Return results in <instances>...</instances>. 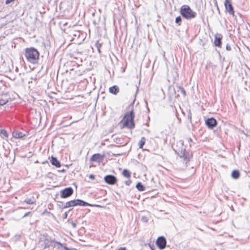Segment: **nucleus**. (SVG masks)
<instances>
[{
  "label": "nucleus",
  "mask_w": 250,
  "mask_h": 250,
  "mask_svg": "<svg viewBox=\"0 0 250 250\" xmlns=\"http://www.w3.org/2000/svg\"><path fill=\"white\" fill-rule=\"evenodd\" d=\"M15 0H6V1H5V3L6 4H8L10 3H11L12 2L14 1Z\"/></svg>",
  "instance_id": "obj_36"
},
{
  "label": "nucleus",
  "mask_w": 250,
  "mask_h": 250,
  "mask_svg": "<svg viewBox=\"0 0 250 250\" xmlns=\"http://www.w3.org/2000/svg\"><path fill=\"white\" fill-rule=\"evenodd\" d=\"M174 90L175 95H176V90H177V92H180L184 96H185L186 95V92L183 87H181L179 85H176V87L174 88Z\"/></svg>",
  "instance_id": "obj_18"
},
{
  "label": "nucleus",
  "mask_w": 250,
  "mask_h": 250,
  "mask_svg": "<svg viewBox=\"0 0 250 250\" xmlns=\"http://www.w3.org/2000/svg\"><path fill=\"white\" fill-rule=\"evenodd\" d=\"M141 220L144 222L146 223L148 221V219L146 216H143L141 218Z\"/></svg>",
  "instance_id": "obj_32"
},
{
  "label": "nucleus",
  "mask_w": 250,
  "mask_h": 250,
  "mask_svg": "<svg viewBox=\"0 0 250 250\" xmlns=\"http://www.w3.org/2000/svg\"><path fill=\"white\" fill-rule=\"evenodd\" d=\"M114 135L112 136V138H113V140L115 143L117 144L123 145L124 143V138L121 137H115L114 138Z\"/></svg>",
  "instance_id": "obj_20"
},
{
  "label": "nucleus",
  "mask_w": 250,
  "mask_h": 250,
  "mask_svg": "<svg viewBox=\"0 0 250 250\" xmlns=\"http://www.w3.org/2000/svg\"><path fill=\"white\" fill-rule=\"evenodd\" d=\"M104 158V155H101L100 153H95L92 155L90 159V162H95L100 164L103 162Z\"/></svg>",
  "instance_id": "obj_11"
},
{
  "label": "nucleus",
  "mask_w": 250,
  "mask_h": 250,
  "mask_svg": "<svg viewBox=\"0 0 250 250\" xmlns=\"http://www.w3.org/2000/svg\"><path fill=\"white\" fill-rule=\"evenodd\" d=\"M57 202H59V203H62V204H63V203L62 202H60V201H58Z\"/></svg>",
  "instance_id": "obj_48"
},
{
  "label": "nucleus",
  "mask_w": 250,
  "mask_h": 250,
  "mask_svg": "<svg viewBox=\"0 0 250 250\" xmlns=\"http://www.w3.org/2000/svg\"><path fill=\"white\" fill-rule=\"evenodd\" d=\"M102 45V44L101 43H100L99 41H97L95 44V46L97 48L98 51L99 53H101V47Z\"/></svg>",
  "instance_id": "obj_26"
},
{
  "label": "nucleus",
  "mask_w": 250,
  "mask_h": 250,
  "mask_svg": "<svg viewBox=\"0 0 250 250\" xmlns=\"http://www.w3.org/2000/svg\"><path fill=\"white\" fill-rule=\"evenodd\" d=\"M179 96V94H177V96Z\"/></svg>",
  "instance_id": "obj_50"
},
{
  "label": "nucleus",
  "mask_w": 250,
  "mask_h": 250,
  "mask_svg": "<svg viewBox=\"0 0 250 250\" xmlns=\"http://www.w3.org/2000/svg\"><path fill=\"white\" fill-rule=\"evenodd\" d=\"M45 213L49 214V213H50V212L48 211L46 209H45L44 210V211L43 212L42 214H44Z\"/></svg>",
  "instance_id": "obj_40"
},
{
  "label": "nucleus",
  "mask_w": 250,
  "mask_h": 250,
  "mask_svg": "<svg viewBox=\"0 0 250 250\" xmlns=\"http://www.w3.org/2000/svg\"><path fill=\"white\" fill-rule=\"evenodd\" d=\"M156 244L158 248L162 250L164 249L166 247L167 241L164 236H161L158 237Z\"/></svg>",
  "instance_id": "obj_8"
},
{
  "label": "nucleus",
  "mask_w": 250,
  "mask_h": 250,
  "mask_svg": "<svg viewBox=\"0 0 250 250\" xmlns=\"http://www.w3.org/2000/svg\"><path fill=\"white\" fill-rule=\"evenodd\" d=\"M31 213V211H29V212H27L25 213L24 214V215L23 216L22 218H25V217L28 216Z\"/></svg>",
  "instance_id": "obj_35"
},
{
  "label": "nucleus",
  "mask_w": 250,
  "mask_h": 250,
  "mask_svg": "<svg viewBox=\"0 0 250 250\" xmlns=\"http://www.w3.org/2000/svg\"><path fill=\"white\" fill-rule=\"evenodd\" d=\"M226 49L228 51H230L231 49V46L228 43L226 45Z\"/></svg>",
  "instance_id": "obj_34"
},
{
  "label": "nucleus",
  "mask_w": 250,
  "mask_h": 250,
  "mask_svg": "<svg viewBox=\"0 0 250 250\" xmlns=\"http://www.w3.org/2000/svg\"><path fill=\"white\" fill-rule=\"evenodd\" d=\"M0 136L2 138H7L8 137V133L5 129H1L0 130Z\"/></svg>",
  "instance_id": "obj_23"
},
{
  "label": "nucleus",
  "mask_w": 250,
  "mask_h": 250,
  "mask_svg": "<svg viewBox=\"0 0 250 250\" xmlns=\"http://www.w3.org/2000/svg\"><path fill=\"white\" fill-rule=\"evenodd\" d=\"M24 56L28 62L33 63H37L39 60L40 53L34 47L25 49Z\"/></svg>",
  "instance_id": "obj_1"
},
{
  "label": "nucleus",
  "mask_w": 250,
  "mask_h": 250,
  "mask_svg": "<svg viewBox=\"0 0 250 250\" xmlns=\"http://www.w3.org/2000/svg\"><path fill=\"white\" fill-rule=\"evenodd\" d=\"M13 137L16 139H22L23 137L26 136V134L18 130H14L12 133Z\"/></svg>",
  "instance_id": "obj_15"
},
{
  "label": "nucleus",
  "mask_w": 250,
  "mask_h": 250,
  "mask_svg": "<svg viewBox=\"0 0 250 250\" xmlns=\"http://www.w3.org/2000/svg\"><path fill=\"white\" fill-rule=\"evenodd\" d=\"M71 224H72L73 228H75L76 227V226H77L76 223H75L73 222H72Z\"/></svg>",
  "instance_id": "obj_39"
},
{
  "label": "nucleus",
  "mask_w": 250,
  "mask_h": 250,
  "mask_svg": "<svg viewBox=\"0 0 250 250\" xmlns=\"http://www.w3.org/2000/svg\"><path fill=\"white\" fill-rule=\"evenodd\" d=\"M122 175L126 178H129L131 177V172L127 169H125L122 172Z\"/></svg>",
  "instance_id": "obj_24"
},
{
  "label": "nucleus",
  "mask_w": 250,
  "mask_h": 250,
  "mask_svg": "<svg viewBox=\"0 0 250 250\" xmlns=\"http://www.w3.org/2000/svg\"><path fill=\"white\" fill-rule=\"evenodd\" d=\"M114 156H119L120 154H113Z\"/></svg>",
  "instance_id": "obj_46"
},
{
  "label": "nucleus",
  "mask_w": 250,
  "mask_h": 250,
  "mask_svg": "<svg viewBox=\"0 0 250 250\" xmlns=\"http://www.w3.org/2000/svg\"><path fill=\"white\" fill-rule=\"evenodd\" d=\"M11 101L8 92L3 93L1 94V98H0V106H3Z\"/></svg>",
  "instance_id": "obj_13"
},
{
  "label": "nucleus",
  "mask_w": 250,
  "mask_h": 250,
  "mask_svg": "<svg viewBox=\"0 0 250 250\" xmlns=\"http://www.w3.org/2000/svg\"><path fill=\"white\" fill-rule=\"evenodd\" d=\"M24 202L29 205H33L36 203V200L35 198L33 197L32 198H26L24 200Z\"/></svg>",
  "instance_id": "obj_21"
},
{
  "label": "nucleus",
  "mask_w": 250,
  "mask_h": 250,
  "mask_svg": "<svg viewBox=\"0 0 250 250\" xmlns=\"http://www.w3.org/2000/svg\"><path fill=\"white\" fill-rule=\"evenodd\" d=\"M224 5L226 10L228 12L230 15L234 16V11L233 7L231 3V0H225Z\"/></svg>",
  "instance_id": "obj_12"
},
{
  "label": "nucleus",
  "mask_w": 250,
  "mask_h": 250,
  "mask_svg": "<svg viewBox=\"0 0 250 250\" xmlns=\"http://www.w3.org/2000/svg\"><path fill=\"white\" fill-rule=\"evenodd\" d=\"M1 90V87H0V90Z\"/></svg>",
  "instance_id": "obj_51"
},
{
  "label": "nucleus",
  "mask_w": 250,
  "mask_h": 250,
  "mask_svg": "<svg viewBox=\"0 0 250 250\" xmlns=\"http://www.w3.org/2000/svg\"><path fill=\"white\" fill-rule=\"evenodd\" d=\"M59 207L62 209L70 207H74L77 206H88V207H98V205L90 204L83 200L77 199H74L65 203L63 206L59 205Z\"/></svg>",
  "instance_id": "obj_3"
},
{
  "label": "nucleus",
  "mask_w": 250,
  "mask_h": 250,
  "mask_svg": "<svg viewBox=\"0 0 250 250\" xmlns=\"http://www.w3.org/2000/svg\"><path fill=\"white\" fill-rule=\"evenodd\" d=\"M149 247H150V249H151V250H155V247H154V246L153 245H151V244H149Z\"/></svg>",
  "instance_id": "obj_37"
},
{
  "label": "nucleus",
  "mask_w": 250,
  "mask_h": 250,
  "mask_svg": "<svg viewBox=\"0 0 250 250\" xmlns=\"http://www.w3.org/2000/svg\"><path fill=\"white\" fill-rule=\"evenodd\" d=\"M118 250H127L125 247L120 248Z\"/></svg>",
  "instance_id": "obj_41"
},
{
  "label": "nucleus",
  "mask_w": 250,
  "mask_h": 250,
  "mask_svg": "<svg viewBox=\"0 0 250 250\" xmlns=\"http://www.w3.org/2000/svg\"><path fill=\"white\" fill-rule=\"evenodd\" d=\"M50 163L52 165L55 166L56 167H60L61 166V162L56 157L53 156L51 157Z\"/></svg>",
  "instance_id": "obj_16"
},
{
  "label": "nucleus",
  "mask_w": 250,
  "mask_h": 250,
  "mask_svg": "<svg viewBox=\"0 0 250 250\" xmlns=\"http://www.w3.org/2000/svg\"><path fill=\"white\" fill-rule=\"evenodd\" d=\"M59 171H61V172H65V170L63 169H62V170H59Z\"/></svg>",
  "instance_id": "obj_43"
},
{
  "label": "nucleus",
  "mask_w": 250,
  "mask_h": 250,
  "mask_svg": "<svg viewBox=\"0 0 250 250\" xmlns=\"http://www.w3.org/2000/svg\"><path fill=\"white\" fill-rule=\"evenodd\" d=\"M58 194H57L56 195V198H58Z\"/></svg>",
  "instance_id": "obj_49"
},
{
  "label": "nucleus",
  "mask_w": 250,
  "mask_h": 250,
  "mask_svg": "<svg viewBox=\"0 0 250 250\" xmlns=\"http://www.w3.org/2000/svg\"><path fill=\"white\" fill-rule=\"evenodd\" d=\"M240 173L238 170H233L231 174V177L234 179H237L240 177Z\"/></svg>",
  "instance_id": "obj_19"
},
{
  "label": "nucleus",
  "mask_w": 250,
  "mask_h": 250,
  "mask_svg": "<svg viewBox=\"0 0 250 250\" xmlns=\"http://www.w3.org/2000/svg\"><path fill=\"white\" fill-rule=\"evenodd\" d=\"M182 19L181 16H179L176 18L175 22L178 25H180L182 23Z\"/></svg>",
  "instance_id": "obj_27"
},
{
  "label": "nucleus",
  "mask_w": 250,
  "mask_h": 250,
  "mask_svg": "<svg viewBox=\"0 0 250 250\" xmlns=\"http://www.w3.org/2000/svg\"><path fill=\"white\" fill-rule=\"evenodd\" d=\"M80 32L79 31H75L74 32V33L73 34V36L74 37H77L78 38H79L80 37Z\"/></svg>",
  "instance_id": "obj_30"
},
{
  "label": "nucleus",
  "mask_w": 250,
  "mask_h": 250,
  "mask_svg": "<svg viewBox=\"0 0 250 250\" xmlns=\"http://www.w3.org/2000/svg\"><path fill=\"white\" fill-rule=\"evenodd\" d=\"M131 183L132 181L129 178H128L127 180L125 181V184L127 186H130Z\"/></svg>",
  "instance_id": "obj_31"
},
{
  "label": "nucleus",
  "mask_w": 250,
  "mask_h": 250,
  "mask_svg": "<svg viewBox=\"0 0 250 250\" xmlns=\"http://www.w3.org/2000/svg\"><path fill=\"white\" fill-rule=\"evenodd\" d=\"M215 5H216V6H217V11H218V13L220 14V10H219V7H218V6L217 4V3H216H216H215Z\"/></svg>",
  "instance_id": "obj_42"
},
{
  "label": "nucleus",
  "mask_w": 250,
  "mask_h": 250,
  "mask_svg": "<svg viewBox=\"0 0 250 250\" xmlns=\"http://www.w3.org/2000/svg\"><path fill=\"white\" fill-rule=\"evenodd\" d=\"M109 91L111 94L117 95L119 92V88L117 85H115L109 88Z\"/></svg>",
  "instance_id": "obj_17"
},
{
  "label": "nucleus",
  "mask_w": 250,
  "mask_h": 250,
  "mask_svg": "<svg viewBox=\"0 0 250 250\" xmlns=\"http://www.w3.org/2000/svg\"><path fill=\"white\" fill-rule=\"evenodd\" d=\"M89 178L91 180H94L95 179V175L93 174H90L89 176Z\"/></svg>",
  "instance_id": "obj_38"
},
{
  "label": "nucleus",
  "mask_w": 250,
  "mask_h": 250,
  "mask_svg": "<svg viewBox=\"0 0 250 250\" xmlns=\"http://www.w3.org/2000/svg\"><path fill=\"white\" fill-rule=\"evenodd\" d=\"M136 188L140 191H144L146 189L145 187L140 182L137 183Z\"/></svg>",
  "instance_id": "obj_22"
},
{
  "label": "nucleus",
  "mask_w": 250,
  "mask_h": 250,
  "mask_svg": "<svg viewBox=\"0 0 250 250\" xmlns=\"http://www.w3.org/2000/svg\"><path fill=\"white\" fill-rule=\"evenodd\" d=\"M188 119L190 123H192V114L190 110H189L188 113Z\"/></svg>",
  "instance_id": "obj_28"
},
{
  "label": "nucleus",
  "mask_w": 250,
  "mask_h": 250,
  "mask_svg": "<svg viewBox=\"0 0 250 250\" xmlns=\"http://www.w3.org/2000/svg\"><path fill=\"white\" fill-rule=\"evenodd\" d=\"M74 192V190L71 187L65 188L60 191V197L61 198H67L70 197Z\"/></svg>",
  "instance_id": "obj_7"
},
{
  "label": "nucleus",
  "mask_w": 250,
  "mask_h": 250,
  "mask_svg": "<svg viewBox=\"0 0 250 250\" xmlns=\"http://www.w3.org/2000/svg\"><path fill=\"white\" fill-rule=\"evenodd\" d=\"M180 13L182 17L189 20L194 19L196 16V13L193 11L188 5H183L180 9Z\"/></svg>",
  "instance_id": "obj_5"
},
{
  "label": "nucleus",
  "mask_w": 250,
  "mask_h": 250,
  "mask_svg": "<svg viewBox=\"0 0 250 250\" xmlns=\"http://www.w3.org/2000/svg\"><path fill=\"white\" fill-rule=\"evenodd\" d=\"M146 107H147V110H148V111L149 112V108H148V106H147V102H146Z\"/></svg>",
  "instance_id": "obj_44"
},
{
  "label": "nucleus",
  "mask_w": 250,
  "mask_h": 250,
  "mask_svg": "<svg viewBox=\"0 0 250 250\" xmlns=\"http://www.w3.org/2000/svg\"><path fill=\"white\" fill-rule=\"evenodd\" d=\"M205 124L209 129H212L217 126V121L215 118L211 117L205 121Z\"/></svg>",
  "instance_id": "obj_10"
},
{
  "label": "nucleus",
  "mask_w": 250,
  "mask_h": 250,
  "mask_svg": "<svg viewBox=\"0 0 250 250\" xmlns=\"http://www.w3.org/2000/svg\"><path fill=\"white\" fill-rule=\"evenodd\" d=\"M67 216H68V212H65L62 214V217L63 218V219H65L67 218Z\"/></svg>",
  "instance_id": "obj_33"
},
{
  "label": "nucleus",
  "mask_w": 250,
  "mask_h": 250,
  "mask_svg": "<svg viewBox=\"0 0 250 250\" xmlns=\"http://www.w3.org/2000/svg\"><path fill=\"white\" fill-rule=\"evenodd\" d=\"M61 248H63L64 250H77L75 248H73V249H70L65 246L63 245V247H60V246H58L57 247L58 249H60Z\"/></svg>",
  "instance_id": "obj_29"
},
{
  "label": "nucleus",
  "mask_w": 250,
  "mask_h": 250,
  "mask_svg": "<svg viewBox=\"0 0 250 250\" xmlns=\"http://www.w3.org/2000/svg\"><path fill=\"white\" fill-rule=\"evenodd\" d=\"M179 143L181 145V147H179L178 149H173V150L175 153L179 157L182 158L186 164H187L192 158V154L190 151L187 150L184 147L183 141L180 140Z\"/></svg>",
  "instance_id": "obj_2"
},
{
  "label": "nucleus",
  "mask_w": 250,
  "mask_h": 250,
  "mask_svg": "<svg viewBox=\"0 0 250 250\" xmlns=\"http://www.w3.org/2000/svg\"><path fill=\"white\" fill-rule=\"evenodd\" d=\"M222 35L221 34H216L214 36V44L215 46L221 48L222 45Z\"/></svg>",
  "instance_id": "obj_14"
},
{
  "label": "nucleus",
  "mask_w": 250,
  "mask_h": 250,
  "mask_svg": "<svg viewBox=\"0 0 250 250\" xmlns=\"http://www.w3.org/2000/svg\"><path fill=\"white\" fill-rule=\"evenodd\" d=\"M192 142V140L191 138H189L188 139V142Z\"/></svg>",
  "instance_id": "obj_45"
},
{
  "label": "nucleus",
  "mask_w": 250,
  "mask_h": 250,
  "mask_svg": "<svg viewBox=\"0 0 250 250\" xmlns=\"http://www.w3.org/2000/svg\"><path fill=\"white\" fill-rule=\"evenodd\" d=\"M135 113L133 109L131 110L129 112H127L124 117L123 123L124 127H127L129 129H133L135 127L134 122Z\"/></svg>",
  "instance_id": "obj_4"
},
{
  "label": "nucleus",
  "mask_w": 250,
  "mask_h": 250,
  "mask_svg": "<svg viewBox=\"0 0 250 250\" xmlns=\"http://www.w3.org/2000/svg\"><path fill=\"white\" fill-rule=\"evenodd\" d=\"M146 138L144 137H142L141 138V140L139 142V147L140 148H143L144 146L145 145L146 143Z\"/></svg>",
  "instance_id": "obj_25"
},
{
  "label": "nucleus",
  "mask_w": 250,
  "mask_h": 250,
  "mask_svg": "<svg viewBox=\"0 0 250 250\" xmlns=\"http://www.w3.org/2000/svg\"><path fill=\"white\" fill-rule=\"evenodd\" d=\"M52 243L58 245V246L63 247V244L61 243V242L56 241L55 239H52L49 236L47 235L45 236L43 240L44 249H47L49 248ZM53 247H55V245H54Z\"/></svg>",
  "instance_id": "obj_6"
},
{
  "label": "nucleus",
  "mask_w": 250,
  "mask_h": 250,
  "mask_svg": "<svg viewBox=\"0 0 250 250\" xmlns=\"http://www.w3.org/2000/svg\"><path fill=\"white\" fill-rule=\"evenodd\" d=\"M18 70H19L18 68V67H16V71L17 72H18Z\"/></svg>",
  "instance_id": "obj_47"
},
{
  "label": "nucleus",
  "mask_w": 250,
  "mask_h": 250,
  "mask_svg": "<svg viewBox=\"0 0 250 250\" xmlns=\"http://www.w3.org/2000/svg\"><path fill=\"white\" fill-rule=\"evenodd\" d=\"M104 180L106 183L110 185H115L118 181L117 177L111 174L105 176L104 177Z\"/></svg>",
  "instance_id": "obj_9"
}]
</instances>
